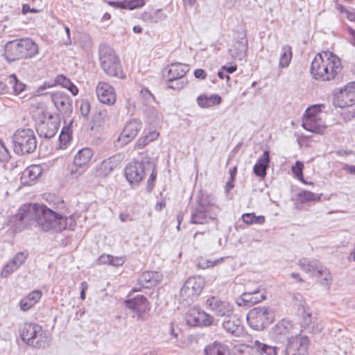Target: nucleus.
Instances as JSON below:
<instances>
[{
    "instance_id": "nucleus-1",
    "label": "nucleus",
    "mask_w": 355,
    "mask_h": 355,
    "mask_svg": "<svg viewBox=\"0 0 355 355\" xmlns=\"http://www.w3.org/2000/svg\"><path fill=\"white\" fill-rule=\"evenodd\" d=\"M16 229L21 231L35 223L43 231L60 232L73 230L76 223L73 216H63L44 205L25 204L15 216Z\"/></svg>"
},
{
    "instance_id": "nucleus-2",
    "label": "nucleus",
    "mask_w": 355,
    "mask_h": 355,
    "mask_svg": "<svg viewBox=\"0 0 355 355\" xmlns=\"http://www.w3.org/2000/svg\"><path fill=\"white\" fill-rule=\"evenodd\" d=\"M342 69L340 58L331 51H325L315 56L311 62L310 73L315 80L329 82L339 79Z\"/></svg>"
},
{
    "instance_id": "nucleus-3",
    "label": "nucleus",
    "mask_w": 355,
    "mask_h": 355,
    "mask_svg": "<svg viewBox=\"0 0 355 355\" xmlns=\"http://www.w3.org/2000/svg\"><path fill=\"white\" fill-rule=\"evenodd\" d=\"M196 205L191 208L190 222L196 225L218 224L217 216L220 208L205 191H200L196 199Z\"/></svg>"
},
{
    "instance_id": "nucleus-4",
    "label": "nucleus",
    "mask_w": 355,
    "mask_h": 355,
    "mask_svg": "<svg viewBox=\"0 0 355 355\" xmlns=\"http://www.w3.org/2000/svg\"><path fill=\"white\" fill-rule=\"evenodd\" d=\"M39 53L37 44L29 37H23L7 42L5 56L9 62L21 59H31Z\"/></svg>"
},
{
    "instance_id": "nucleus-5",
    "label": "nucleus",
    "mask_w": 355,
    "mask_h": 355,
    "mask_svg": "<svg viewBox=\"0 0 355 355\" xmlns=\"http://www.w3.org/2000/svg\"><path fill=\"white\" fill-rule=\"evenodd\" d=\"M99 59L101 66L106 74L119 78L125 77L119 58L110 46L107 44L100 45Z\"/></svg>"
},
{
    "instance_id": "nucleus-6",
    "label": "nucleus",
    "mask_w": 355,
    "mask_h": 355,
    "mask_svg": "<svg viewBox=\"0 0 355 355\" xmlns=\"http://www.w3.org/2000/svg\"><path fill=\"white\" fill-rule=\"evenodd\" d=\"M13 150L17 155L31 154L37 148V139L31 129H19L12 136Z\"/></svg>"
},
{
    "instance_id": "nucleus-7",
    "label": "nucleus",
    "mask_w": 355,
    "mask_h": 355,
    "mask_svg": "<svg viewBox=\"0 0 355 355\" xmlns=\"http://www.w3.org/2000/svg\"><path fill=\"white\" fill-rule=\"evenodd\" d=\"M274 314L269 307L257 306L249 311L247 321L249 326L254 330L261 331L273 320Z\"/></svg>"
},
{
    "instance_id": "nucleus-8",
    "label": "nucleus",
    "mask_w": 355,
    "mask_h": 355,
    "mask_svg": "<svg viewBox=\"0 0 355 355\" xmlns=\"http://www.w3.org/2000/svg\"><path fill=\"white\" fill-rule=\"evenodd\" d=\"M205 286V280L200 276L191 277L187 279L182 287L180 295L187 304L193 303L200 295Z\"/></svg>"
},
{
    "instance_id": "nucleus-9",
    "label": "nucleus",
    "mask_w": 355,
    "mask_h": 355,
    "mask_svg": "<svg viewBox=\"0 0 355 355\" xmlns=\"http://www.w3.org/2000/svg\"><path fill=\"white\" fill-rule=\"evenodd\" d=\"M319 108L317 106L306 109L302 121V127L313 133L323 135L327 126L319 116Z\"/></svg>"
},
{
    "instance_id": "nucleus-10",
    "label": "nucleus",
    "mask_w": 355,
    "mask_h": 355,
    "mask_svg": "<svg viewBox=\"0 0 355 355\" xmlns=\"http://www.w3.org/2000/svg\"><path fill=\"white\" fill-rule=\"evenodd\" d=\"M333 103L336 107L344 108L355 104V81L348 83L343 88L333 92Z\"/></svg>"
},
{
    "instance_id": "nucleus-11",
    "label": "nucleus",
    "mask_w": 355,
    "mask_h": 355,
    "mask_svg": "<svg viewBox=\"0 0 355 355\" xmlns=\"http://www.w3.org/2000/svg\"><path fill=\"white\" fill-rule=\"evenodd\" d=\"M150 171H152V165L150 163L135 162L130 163L125 167V174L130 184L137 185Z\"/></svg>"
},
{
    "instance_id": "nucleus-12",
    "label": "nucleus",
    "mask_w": 355,
    "mask_h": 355,
    "mask_svg": "<svg viewBox=\"0 0 355 355\" xmlns=\"http://www.w3.org/2000/svg\"><path fill=\"white\" fill-rule=\"evenodd\" d=\"M309 340L307 336H298L288 339L279 355H308Z\"/></svg>"
},
{
    "instance_id": "nucleus-13",
    "label": "nucleus",
    "mask_w": 355,
    "mask_h": 355,
    "mask_svg": "<svg viewBox=\"0 0 355 355\" xmlns=\"http://www.w3.org/2000/svg\"><path fill=\"white\" fill-rule=\"evenodd\" d=\"M185 319L187 324L191 327H209L214 320L212 315L196 306L188 310Z\"/></svg>"
},
{
    "instance_id": "nucleus-14",
    "label": "nucleus",
    "mask_w": 355,
    "mask_h": 355,
    "mask_svg": "<svg viewBox=\"0 0 355 355\" xmlns=\"http://www.w3.org/2000/svg\"><path fill=\"white\" fill-rule=\"evenodd\" d=\"M206 305L216 315L220 317L232 316L234 311V307L232 303L216 296L208 297Z\"/></svg>"
},
{
    "instance_id": "nucleus-15",
    "label": "nucleus",
    "mask_w": 355,
    "mask_h": 355,
    "mask_svg": "<svg viewBox=\"0 0 355 355\" xmlns=\"http://www.w3.org/2000/svg\"><path fill=\"white\" fill-rule=\"evenodd\" d=\"M51 98L59 112L63 116L69 117L73 112V99L64 92L51 93Z\"/></svg>"
},
{
    "instance_id": "nucleus-16",
    "label": "nucleus",
    "mask_w": 355,
    "mask_h": 355,
    "mask_svg": "<svg viewBox=\"0 0 355 355\" xmlns=\"http://www.w3.org/2000/svg\"><path fill=\"white\" fill-rule=\"evenodd\" d=\"M143 124L140 119H132L128 121L120 134L118 141L125 145L133 140L142 129Z\"/></svg>"
},
{
    "instance_id": "nucleus-17",
    "label": "nucleus",
    "mask_w": 355,
    "mask_h": 355,
    "mask_svg": "<svg viewBox=\"0 0 355 355\" xmlns=\"http://www.w3.org/2000/svg\"><path fill=\"white\" fill-rule=\"evenodd\" d=\"M59 125V123L54 119L53 116L49 115L47 119L41 121L37 123L36 130L40 137L51 139L57 133Z\"/></svg>"
},
{
    "instance_id": "nucleus-18",
    "label": "nucleus",
    "mask_w": 355,
    "mask_h": 355,
    "mask_svg": "<svg viewBox=\"0 0 355 355\" xmlns=\"http://www.w3.org/2000/svg\"><path fill=\"white\" fill-rule=\"evenodd\" d=\"M96 95L100 102L108 105H114L116 102V94L114 88L107 83L100 82L96 89Z\"/></svg>"
},
{
    "instance_id": "nucleus-19",
    "label": "nucleus",
    "mask_w": 355,
    "mask_h": 355,
    "mask_svg": "<svg viewBox=\"0 0 355 355\" xmlns=\"http://www.w3.org/2000/svg\"><path fill=\"white\" fill-rule=\"evenodd\" d=\"M266 298L264 291L259 289L248 291L243 293L236 300L239 306H252L255 304L261 302Z\"/></svg>"
},
{
    "instance_id": "nucleus-20",
    "label": "nucleus",
    "mask_w": 355,
    "mask_h": 355,
    "mask_svg": "<svg viewBox=\"0 0 355 355\" xmlns=\"http://www.w3.org/2000/svg\"><path fill=\"white\" fill-rule=\"evenodd\" d=\"M248 47V40L245 35H242L234 41L228 52L232 58L242 60L247 56Z\"/></svg>"
},
{
    "instance_id": "nucleus-21",
    "label": "nucleus",
    "mask_w": 355,
    "mask_h": 355,
    "mask_svg": "<svg viewBox=\"0 0 355 355\" xmlns=\"http://www.w3.org/2000/svg\"><path fill=\"white\" fill-rule=\"evenodd\" d=\"M189 66L181 62L171 63L166 69L167 70V81H171L177 79L187 80L185 75L189 71Z\"/></svg>"
},
{
    "instance_id": "nucleus-22",
    "label": "nucleus",
    "mask_w": 355,
    "mask_h": 355,
    "mask_svg": "<svg viewBox=\"0 0 355 355\" xmlns=\"http://www.w3.org/2000/svg\"><path fill=\"white\" fill-rule=\"evenodd\" d=\"M125 304L128 309L135 311L139 315L150 309L149 302L143 295H139L132 299L126 300Z\"/></svg>"
},
{
    "instance_id": "nucleus-23",
    "label": "nucleus",
    "mask_w": 355,
    "mask_h": 355,
    "mask_svg": "<svg viewBox=\"0 0 355 355\" xmlns=\"http://www.w3.org/2000/svg\"><path fill=\"white\" fill-rule=\"evenodd\" d=\"M162 279V275L157 271L144 272L138 279L141 287L149 288L158 284Z\"/></svg>"
},
{
    "instance_id": "nucleus-24",
    "label": "nucleus",
    "mask_w": 355,
    "mask_h": 355,
    "mask_svg": "<svg viewBox=\"0 0 355 355\" xmlns=\"http://www.w3.org/2000/svg\"><path fill=\"white\" fill-rule=\"evenodd\" d=\"M40 326L33 322L24 323L19 329L20 336L27 345L35 338V335L40 332Z\"/></svg>"
},
{
    "instance_id": "nucleus-25",
    "label": "nucleus",
    "mask_w": 355,
    "mask_h": 355,
    "mask_svg": "<svg viewBox=\"0 0 355 355\" xmlns=\"http://www.w3.org/2000/svg\"><path fill=\"white\" fill-rule=\"evenodd\" d=\"M300 268L311 277H315L318 271L323 267L321 263L315 259L302 258L299 260Z\"/></svg>"
},
{
    "instance_id": "nucleus-26",
    "label": "nucleus",
    "mask_w": 355,
    "mask_h": 355,
    "mask_svg": "<svg viewBox=\"0 0 355 355\" xmlns=\"http://www.w3.org/2000/svg\"><path fill=\"white\" fill-rule=\"evenodd\" d=\"M42 173V169L38 165H31L22 173L21 182L24 185H31Z\"/></svg>"
},
{
    "instance_id": "nucleus-27",
    "label": "nucleus",
    "mask_w": 355,
    "mask_h": 355,
    "mask_svg": "<svg viewBox=\"0 0 355 355\" xmlns=\"http://www.w3.org/2000/svg\"><path fill=\"white\" fill-rule=\"evenodd\" d=\"M270 156L269 152L265 150L261 157H260L253 167L254 173L259 178H264L266 175V171L269 167Z\"/></svg>"
},
{
    "instance_id": "nucleus-28",
    "label": "nucleus",
    "mask_w": 355,
    "mask_h": 355,
    "mask_svg": "<svg viewBox=\"0 0 355 355\" xmlns=\"http://www.w3.org/2000/svg\"><path fill=\"white\" fill-rule=\"evenodd\" d=\"M28 257L27 252H18L14 258L3 269L2 275H8L16 270L21 264L24 263Z\"/></svg>"
},
{
    "instance_id": "nucleus-29",
    "label": "nucleus",
    "mask_w": 355,
    "mask_h": 355,
    "mask_svg": "<svg viewBox=\"0 0 355 355\" xmlns=\"http://www.w3.org/2000/svg\"><path fill=\"white\" fill-rule=\"evenodd\" d=\"M203 355H228V346L216 340L205 347Z\"/></svg>"
},
{
    "instance_id": "nucleus-30",
    "label": "nucleus",
    "mask_w": 355,
    "mask_h": 355,
    "mask_svg": "<svg viewBox=\"0 0 355 355\" xmlns=\"http://www.w3.org/2000/svg\"><path fill=\"white\" fill-rule=\"evenodd\" d=\"M42 292L40 290H35L22 298L19 302V306L23 311L31 309L41 298Z\"/></svg>"
},
{
    "instance_id": "nucleus-31",
    "label": "nucleus",
    "mask_w": 355,
    "mask_h": 355,
    "mask_svg": "<svg viewBox=\"0 0 355 355\" xmlns=\"http://www.w3.org/2000/svg\"><path fill=\"white\" fill-rule=\"evenodd\" d=\"M40 332L35 335V338L31 340L28 345L35 348H46L50 345L51 338L47 332L43 330L42 327L40 326Z\"/></svg>"
},
{
    "instance_id": "nucleus-32",
    "label": "nucleus",
    "mask_w": 355,
    "mask_h": 355,
    "mask_svg": "<svg viewBox=\"0 0 355 355\" xmlns=\"http://www.w3.org/2000/svg\"><path fill=\"white\" fill-rule=\"evenodd\" d=\"M196 101L201 108H208L220 104L222 98L218 94H211L209 96L202 94L198 96Z\"/></svg>"
},
{
    "instance_id": "nucleus-33",
    "label": "nucleus",
    "mask_w": 355,
    "mask_h": 355,
    "mask_svg": "<svg viewBox=\"0 0 355 355\" xmlns=\"http://www.w3.org/2000/svg\"><path fill=\"white\" fill-rule=\"evenodd\" d=\"M227 318L228 320H224L222 323L223 329L233 336H239L242 330L240 320L232 316Z\"/></svg>"
},
{
    "instance_id": "nucleus-34",
    "label": "nucleus",
    "mask_w": 355,
    "mask_h": 355,
    "mask_svg": "<svg viewBox=\"0 0 355 355\" xmlns=\"http://www.w3.org/2000/svg\"><path fill=\"white\" fill-rule=\"evenodd\" d=\"M166 15L162 12V9H157L155 11L144 12L141 15V19L147 24H157L164 20Z\"/></svg>"
},
{
    "instance_id": "nucleus-35",
    "label": "nucleus",
    "mask_w": 355,
    "mask_h": 355,
    "mask_svg": "<svg viewBox=\"0 0 355 355\" xmlns=\"http://www.w3.org/2000/svg\"><path fill=\"white\" fill-rule=\"evenodd\" d=\"M93 156V151L89 148H83L74 157L73 162L76 166L82 167L86 165Z\"/></svg>"
},
{
    "instance_id": "nucleus-36",
    "label": "nucleus",
    "mask_w": 355,
    "mask_h": 355,
    "mask_svg": "<svg viewBox=\"0 0 355 355\" xmlns=\"http://www.w3.org/2000/svg\"><path fill=\"white\" fill-rule=\"evenodd\" d=\"M143 112L150 123H157L162 119L161 114L151 104L144 106Z\"/></svg>"
},
{
    "instance_id": "nucleus-37",
    "label": "nucleus",
    "mask_w": 355,
    "mask_h": 355,
    "mask_svg": "<svg viewBox=\"0 0 355 355\" xmlns=\"http://www.w3.org/2000/svg\"><path fill=\"white\" fill-rule=\"evenodd\" d=\"M111 5L124 9L134 10L144 6V0H125L124 1H113L110 2Z\"/></svg>"
},
{
    "instance_id": "nucleus-38",
    "label": "nucleus",
    "mask_w": 355,
    "mask_h": 355,
    "mask_svg": "<svg viewBox=\"0 0 355 355\" xmlns=\"http://www.w3.org/2000/svg\"><path fill=\"white\" fill-rule=\"evenodd\" d=\"M293 56L292 49L289 45L282 47V53L279 58V66L281 68L288 67Z\"/></svg>"
},
{
    "instance_id": "nucleus-39",
    "label": "nucleus",
    "mask_w": 355,
    "mask_h": 355,
    "mask_svg": "<svg viewBox=\"0 0 355 355\" xmlns=\"http://www.w3.org/2000/svg\"><path fill=\"white\" fill-rule=\"evenodd\" d=\"M116 164L114 162V157H109L103 160L98 170V175L101 176H107L116 167Z\"/></svg>"
},
{
    "instance_id": "nucleus-40",
    "label": "nucleus",
    "mask_w": 355,
    "mask_h": 355,
    "mask_svg": "<svg viewBox=\"0 0 355 355\" xmlns=\"http://www.w3.org/2000/svg\"><path fill=\"white\" fill-rule=\"evenodd\" d=\"M9 85H10L13 89V92L15 94H19L24 92L26 87V85L21 82L15 74H11L8 77Z\"/></svg>"
},
{
    "instance_id": "nucleus-41",
    "label": "nucleus",
    "mask_w": 355,
    "mask_h": 355,
    "mask_svg": "<svg viewBox=\"0 0 355 355\" xmlns=\"http://www.w3.org/2000/svg\"><path fill=\"white\" fill-rule=\"evenodd\" d=\"M315 277L320 279L321 285L327 287V289L329 288L331 282V277L329 271L326 267L323 266L320 270H318Z\"/></svg>"
},
{
    "instance_id": "nucleus-42",
    "label": "nucleus",
    "mask_w": 355,
    "mask_h": 355,
    "mask_svg": "<svg viewBox=\"0 0 355 355\" xmlns=\"http://www.w3.org/2000/svg\"><path fill=\"white\" fill-rule=\"evenodd\" d=\"M108 119V111L105 109H100L94 114L92 121L95 125L101 126Z\"/></svg>"
},
{
    "instance_id": "nucleus-43",
    "label": "nucleus",
    "mask_w": 355,
    "mask_h": 355,
    "mask_svg": "<svg viewBox=\"0 0 355 355\" xmlns=\"http://www.w3.org/2000/svg\"><path fill=\"white\" fill-rule=\"evenodd\" d=\"M322 194L318 195L309 191H302L299 193L298 196L302 203H306L311 201H318L321 198Z\"/></svg>"
},
{
    "instance_id": "nucleus-44",
    "label": "nucleus",
    "mask_w": 355,
    "mask_h": 355,
    "mask_svg": "<svg viewBox=\"0 0 355 355\" xmlns=\"http://www.w3.org/2000/svg\"><path fill=\"white\" fill-rule=\"evenodd\" d=\"M291 323L286 320L279 322L275 327L274 331L277 334L286 335L291 328Z\"/></svg>"
},
{
    "instance_id": "nucleus-45",
    "label": "nucleus",
    "mask_w": 355,
    "mask_h": 355,
    "mask_svg": "<svg viewBox=\"0 0 355 355\" xmlns=\"http://www.w3.org/2000/svg\"><path fill=\"white\" fill-rule=\"evenodd\" d=\"M140 96L142 99L143 107L155 103V96L147 88H144L140 91Z\"/></svg>"
},
{
    "instance_id": "nucleus-46",
    "label": "nucleus",
    "mask_w": 355,
    "mask_h": 355,
    "mask_svg": "<svg viewBox=\"0 0 355 355\" xmlns=\"http://www.w3.org/2000/svg\"><path fill=\"white\" fill-rule=\"evenodd\" d=\"M336 10L344 15V17L350 21H355V9L346 8L341 4L336 5Z\"/></svg>"
},
{
    "instance_id": "nucleus-47",
    "label": "nucleus",
    "mask_w": 355,
    "mask_h": 355,
    "mask_svg": "<svg viewBox=\"0 0 355 355\" xmlns=\"http://www.w3.org/2000/svg\"><path fill=\"white\" fill-rule=\"evenodd\" d=\"M167 88L174 90H180L185 87L188 83V81L187 80L177 79L171 81H167Z\"/></svg>"
},
{
    "instance_id": "nucleus-48",
    "label": "nucleus",
    "mask_w": 355,
    "mask_h": 355,
    "mask_svg": "<svg viewBox=\"0 0 355 355\" xmlns=\"http://www.w3.org/2000/svg\"><path fill=\"white\" fill-rule=\"evenodd\" d=\"M291 170L298 180L304 183H306L303 178V164L301 162L297 161L295 164L292 166Z\"/></svg>"
},
{
    "instance_id": "nucleus-49",
    "label": "nucleus",
    "mask_w": 355,
    "mask_h": 355,
    "mask_svg": "<svg viewBox=\"0 0 355 355\" xmlns=\"http://www.w3.org/2000/svg\"><path fill=\"white\" fill-rule=\"evenodd\" d=\"M261 351L263 355H278L279 348L276 347H272L266 344L260 343Z\"/></svg>"
},
{
    "instance_id": "nucleus-50",
    "label": "nucleus",
    "mask_w": 355,
    "mask_h": 355,
    "mask_svg": "<svg viewBox=\"0 0 355 355\" xmlns=\"http://www.w3.org/2000/svg\"><path fill=\"white\" fill-rule=\"evenodd\" d=\"M150 173V178H148L147 181V185H146V191L147 192L150 193L152 191L154 185H155V181L157 177V173L155 171V168L153 166H152V171L149 172Z\"/></svg>"
},
{
    "instance_id": "nucleus-51",
    "label": "nucleus",
    "mask_w": 355,
    "mask_h": 355,
    "mask_svg": "<svg viewBox=\"0 0 355 355\" xmlns=\"http://www.w3.org/2000/svg\"><path fill=\"white\" fill-rule=\"evenodd\" d=\"M260 342L255 341L254 346L252 347L248 352L247 355H263L261 351Z\"/></svg>"
},
{
    "instance_id": "nucleus-52",
    "label": "nucleus",
    "mask_w": 355,
    "mask_h": 355,
    "mask_svg": "<svg viewBox=\"0 0 355 355\" xmlns=\"http://www.w3.org/2000/svg\"><path fill=\"white\" fill-rule=\"evenodd\" d=\"M125 263V259L123 257H113L111 255L110 265L113 266H121Z\"/></svg>"
},
{
    "instance_id": "nucleus-53",
    "label": "nucleus",
    "mask_w": 355,
    "mask_h": 355,
    "mask_svg": "<svg viewBox=\"0 0 355 355\" xmlns=\"http://www.w3.org/2000/svg\"><path fill=\"white\" fill-rule=\"evenodd\" d=\"M71 80L65 77L64 75H58L55 79V83L58 85H62L63 87L69 86Z\"/></svg>"
},
{
    "instance_id": "nucleus-54",
    "label": "nucleus",
    "mask_w": 355,
    "mask_h": 355,
    "mask_svg": "<svg viewBox=\"0 0 355 355\" xmlns=\"http://www.w3.org/2000/svg\"><path fill=\"white\" fill-rule=\"evenodd\" d=\"M90 110V104L88 101H83L80 105V112L83 116H87Z\"/></svg>"
},
{
    "instance_id": "nucleus-55",
    "label": "nucleus",
    "mask_w": 355,
    "mask_h": 355,
    "mask_svg": "<svg viewBox=\"0 0 355 355\" xmlns=\"http://www.w3.org/2000/svg\"><path fill=\"white\" fill-rule=\"evenodd\" d=\"M254 218V213H246L242 215L243 221L248 225H252Z\"/></svg>"
},
{
    "instance_id": "nucleus-56",
    "label": "nucleus",
    "mask_w": 355,
    "mask_h": 355,
    "mask_svg": "<svg viewBox=\"0 0 355 355\" xmlns=\"http://www.w3.org/2000/svg\"><path fill=\"white\" fill-rule=\"evenodd\" d=\"M342 169L346 173L350 175L355 176V166L349 164H343L342 166Z\"/></svg>"
},
{
    "instance_id": "nucleus-57",
    "label": "nucleus",
    "mask_w": 355,
    "mask_h": 355,
    "mask_svg": "<svg viewBox=\"0 0 355 355\" xmlns=\"http://www.w3.org/2000/svg\"><path fill=\"white\" fill-rule=\"evenodd\" d=\"M8 157V150L4 146L3 141L0 140V161L6 159Z\"/></svg>"
},
{
    "instance_id": "nucleus-58",
    "label": "nucleus",
    "mask_w": 355,
    "mask_h": 355,
    "mask_svg": "<svg viewBox=\"0 0 355 355\" xmlns=\"http://www.w3.org/2000/svg\"><path fill=\"white\" fill-rule=\"evenodd\" d=\"M111 255L110 254H102L98 258V263L99 264H110V263Z\"/></svg>"
},
{
    "instance_id": "nucleus-59",
    "label": "nucleus",
    "mask_w": 355,
    "mask_h": 355,
    "mask_svg": "<svg viewBox=\"0 0 355 355\" xmlns=\"http://www.w3.org/2000/svg\"><path fill=\"white\" fill-rule=\"evenodd\" d=\"M149 143H150V141H147V137L144 136V137H140L137 140V146L139 149H142L143 148H144L145 146H146Z\"/></svg>"
},
{
    "instance_id": "nucleus-60",
    "label": "nucleus",
    "mask_w": 355,
    "mask_h": 355,
    "mask_svg": "<svg viewBox=\"0 0 355 355\" xmlns=\"http://www.w3.org/2000/svg\"><path fill=\"white\" fill-rule=\"evenodd\" d=\"M194 76L196 78L205 79L207 76V73L205 70L198 69L194 71Z\"/></svg>"
},
{
    "instance_id": "nucleus-61",
    "label": "nucleus",
    "mask_w": 355,
    "mask_h": 355,
    "mask_svg": "<svg viewBox=\"0 0 355 355\" xmlns=\"http://www.w3.org/2000/svg\"><path fill=\"white\" fill-rule=\"evenodd\" d=\"M159 135V132L156 130L149 132L148 134L146 135L147 137V141L151 142L155 140L158 137Z\"/></svg>"
},
{
    "instance_id": "nucleus-62",
    "label": "nucleus",
    "mask_w": 355,
    "mask_h": 355,
    "mask_svg": "<svg viewBox=\"0 0 355 355\" xmlns=\"http://www.w3.org/2000/svg\"><path fill=\"white\" fill-rule=\"evenodd\" d=\"M65 88L70 91L73 96H76L78 94V87L71 81L69 82V86L66 87Z\"/></svg>"
},
{
    "instance_id": "nucleus-63",
    "label": "nucleus",
    "mask_w": 355,
    "mask_h": 355,
    "mask_svg": "<svg viewBox=\"0 0 355 355\" xmlns=\"http://www.w3.org/2000/svg\"><path fill=\"white\" fill-rule=\"evenodd\" d=\"M222 69L227 72L228 73H233L234 71L237 69V66L236 64L234 65H225L222 67Z\"/></svg>"
},
{
    "instance_id": "nucleus-64",
    "label": "nucleus",
    "mask_w": 355,
    "mask_h": 355,
    "mask_svg": "<svg viewBox=\"0 0 355 355\" xmlns=\"http://www.w3.org/2000/svg\"><path fill=\"white\" fill-rule=\"evenodd\" d=\"M22 13L26 14L28 12L35 13L37 10L35 8H31L30 6L28 4H24L22 6Z\"/></svg>"
}]
</instances>
